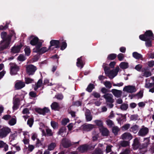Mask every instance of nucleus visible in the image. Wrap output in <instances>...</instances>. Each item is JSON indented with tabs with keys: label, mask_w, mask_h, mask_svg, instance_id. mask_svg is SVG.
<instances>
[{
	"label": "nucleus",
	"mask_w": 154,
	"mask_h": 154,
	"mask_svg": "<svg viewBox=\"0 0 154 154\" xmlns=\"http://www.w3.org/2000/svg\"><path fill=\"white\" fill-rule=\"evenodd\" d=\"M11 132V129L7 127H3L0 129V138L6 137Z\"/></svg>",
	"instance_id": "39448f33"
},
{
	"label": "nucleus",
	"mask_w": 154,
	"mask_h": 154,
	"mask_svg": "<svg viewBox=\"0 0 154 154\" xmlns=\"http://www.w3.org/2000/svg\"><path fill=\"white\" fill-rule=\"evenodd\" d=\"M102 97L105 99L106 103H113L114 101L113 96L111 94L107 93L104 94Z\"/></svg>",
	"instance_id": "9b49d317"
},
{
	"label": "nucleus",
	"mask_w": 154,
	"mask_h": 154,
	"mask_svg": "<svg viewBox=\"0 0 154 154\" xmlns=\"http://www.w3.org/2000/svg\"><path fill=\"white\" fill-rule=\"evenodd\" d=\"M142 65L140 64H137L135 66V69L137 71H140L141 68H142Z\"/></svg>",
	"instance_id": "0e129e2a"
},
{
	"label": "nucleus",
	"mask_w": 154,
	"mask_h": 154,
	"mask_svg": "<svg viewBox=\"0 0 154 154\" xmlns=\"http://www.w3.org/2000/svg\"><path fill=\"white\" fill-rule=\"evenodd\" d=\"M11 118V116L10 115H6L3 116L2 118L5 120H7Z\"/></svg>",
	"instance_id": "338daca9"
},
{
	"label": "nucleus",
	"mask_w": 154,
	"mask_h": 154,
	"mask_svg": "<svg viewBox=\"0 0 154 154\" xmlns=\"http://www.w3.org/2000/svg\"><path fill=\"white\" fill-rule=\"evenodd\" d=\"M37 69V67L32 64L29 65L26 67V73L29 75H34Z\"/></svg>",
	"instance_id": "7ed1b4c3"
},
{
	"label": "nucleus",
	"mask_w": 154,
	"mask_h": 154,
	"mask_svg": "<svg viewBox=\"0 0 154 154\" xmlns=\"http://www.w3.org/2000/svg\"><path fill=\"white\" fill-rule=\"evenodd\" d=\"M59 107L58 103L56 102H54L51 105V107L52 109L56 110Z\"/></svg>",
	"instance_id": "e433bc0d"
},
{
	"label": "nucleus",
	"mask_w": 154,
	"mask_h": 154,
	"mask_svg": "<svg viewBox=\"0 0 154 154\" xmlns=\"http://www.w3.org/2000/svg\"><path fill=\"white\" fill-rule=\"evenodd\" d=\"M101 91L104 94H107V92H110V91L109 90V89H107L105 87H103L102 88L101 90Z\"/></svg>",
	"instance_id": "5fc2aeb1"
},
{
	"label": "nucleus",
	"mask_w": 154,
	"mask_h": 154,
	"mask_svg": "<svg viewBox=\"0 0 154 154\" xmlns=\"http://www.w3.org/2000/svg\"><path fill=\"white\" fill-rule=\"evenodd\" d=\"M12 33L10 35H7L6 32H3L1 33V37L2 40L0 42V51H2L4 50L9 48V45L12 36L13 35L15 36V33L13 31Z\"/></svg>",
	"instance_id": "f257e3e1"
},
{
	"label": "nucleus",
	"mask_w": 154,
	"mask_h": 154,
	"mask_svg": "<svg viewBox=\"0 0 154 154\" xmlns=\"http://www.w3.org/2000/svg\"><path fill=\"white\" fill-rule=\"evenodd\" d=\"M24 51L25 52V54L27 56H29L31 53V50L29 48L27 47L25 48L24 49Z\"/></svg>",
	"instance_id": "de8ad7c7"
},
{
	"label": "nucleus",
	"mask_w": 154,
	"mask_h": 154,
	"mask_svg": "<svg viewBox=\"0 0 154 154\" xmlns=\"http://www.w3.org/2000/svg\"><path fill=\"white\" fill-rule=\"evenodd\" d=\"M141 144L137 137H136L134 140L132 146L133 149L136 150L139 149L140 146Z\"/></svg>",
	"instance_id": "4468645a"
},
{
	"label": "nucleus",
	"mask_w": 154,
	"mask_h": 154,
	"mask_svg": "<svg viewBox=\"0 0 154 154\" xmlns=\"http://www.w3.org/2000/svg\"><path fill=\"white\" fill-rule=\"evenodd\" d=\"M42 44V42H39L37 45L36 46V50L35 52L39 53L44 54L49 50L46 47H43L40 48Z\"/></svg>",
	"instance_id": "1a4fd4ad"
},
{
	"label": "nucleus",
	"mask_w": 154,
	"mask_h": 154,
	"mask_svg": "<svg viewBox=\"0 0 154 154\" xmlns=\"http://www.w3.org/2000/svg\"><path fill=\"white\" fill-rule=\"evenodd\" d=\"M9 24V23L6 22L5 25V26H3L2 25L0 26V30H6L8 28V25Z\"/></svg>",
	"instance_id": "49530a36"
},
{
	"label": "nucleus",
	"mask_w": 154,
	"mask_h": 154,
	"mask_svg": "<svg viewBox=\"0 0 154 154\" xmlns=\"http://www.w3.org/2000/svg\"><path fill=\"white\" fill-rule=\"evenodd\" d=\"M14 118H12L8 122V124L11 126H13L15 125L17 122V119L15 116H13Z\"/></svg>",
	"instance_id": "2f4dec72"
},
{
	"label": "nucleus",
	"mask_w": 154,
	"mask_h": 154,
	"mask_svg": "<svg viewBox=\"0 0 154 154\" xmlns=\"http://www.w3.org/2000/svg\"><path fill=\"white\" fill-rule=\"evenodd\" d=\"M13 105L12 109L13 110L17 109L20 105V100L19 98L16 97L13 100Z\"/></svg>",
	"instance_id": "f3484780"
},
{
	"label": "nucleus",
	"mask_w": 154,
	"mask_h": 154,
	"mask_svg": "<svg viewBox=\"0 0 154 154\" xmlns=\"http://www.w3.org/2000/svg\"><path fill=\"white\" fill-rule=\"evenodd\" d=\"M83 57L81 56L77 59V62H76V65L79 67H80L81 69L82 68L85 64V63L83 60Z\"/></svg>",
	"instance_id": "412c9836"
},
{
	"label": "nucleus",
	"mask_w": 154,
	"mask_h": 154,
	"mask_svg": "<svg viewBox=\"0 0 154 154\" xmlns=\"http://www.w3.org/2000/svg\"><path fill=\"white\" fill-rule=\"evenodd\" d=\"M138 116L137 115L134 114L131 116L130 119L131 120L136 121L138 119Z\"/></svg>",
	"instance_id": "603ef678"
},
{
	"label": "nucleus",
	"mask_w": 154,
	"mask_h": 154,
	"mask_svg": "<svg viewBox=\"0 0 154 154\" xmlns=\"http://www.w3.org/2000/svg\"><path fill=\"white\" fill-rule=\"evenodd\" d=\"M56 146V144L55 143L52 142L48 145V150H52L54 149Z\"/></svg>",
	"instance_id": "c9c22d12"
},
{
	"label": "nucleus",
	"mask_w": 154,
	"mask_h": 154,
	"mask_svg": "<svg viewBox=\"0 0 154 154\" xmlns=\"http://www.w3.org/2000/svg\"><path fill=\"white\" fill-rule=\"evenodd\" d=\"M120 67L123 69L128 68L129 67L128 64L127 62H122L119 65Z\"/></svg>",
	"instance_id": "473e14b6"
},
{
	"label": "nucleus",
	"mask_w": 154,
	"mask_h": 154,
	"mask_svg": "<svg viewBox=\"0 0 154 154\" xmlns=\"http://www.w3.org/2000/svg\"><path fill=\"white\" fill-rule=\"evenodd\" d=\"M17 59L20 61H23L26 59V58L24 55L22 54H20L18 57Z\"/></svg>",
	"instance_id": "3c124183"
},
{
	"label": "nucleus",
	"mask_w": 154,
	"mask_h": 154,
	"mask_svg": "<svg viewBox=\"0 0 154 154\" xmlns=\"http://www.w3.org/2000/svg\"><path fill=\"white\" fill-rule=\"evenodd\" d=\"M111 92L113 95L116 97L119 98L121 96L122 92L121 90L114 89L111 90Z\"/></svg>",
	"instance_id": "4be33fe9"
},
{
	"label": "nucleus",
	"mask_w": 154,
	"mask_h": 154,
	"mask_svg": "<svg viewBox=\"0 0 154 154\" xmlns=\"http://www.w3.org/2000/svg\"><path fill=\"white\" fill-rule=\"evenodd\" d=\"M130 142L125 140H121L120 142L119 145L120 146L122 147H126L129 146Z\"/></svg>",
	"instance_id": "bb28decb"
},
{
	"label": "nucleus",
	"mask_w": 154,
	"mask_h": 154,
	"mask_svg": "<svg viewBox=\"0 0 154 154\" xmlns=\"http://www.w3.org/2000/svg\"><path fill=\"white\" fill-rule=\"evenodd\" d=\"M29 95L32 97H35L36 96V93L34 91H31L29 93Z\"/></svg>",
	"instance_id": "774afa93"
},
{
	"label": "nucleus",
	"mask_w": 154,
	"mask_h": 154,
	"mask_svg": "<svg viewBox=\"0 0 154 154\" xmlns=\"http://www.w3.org/2000/svg\"><path fill=\"white\" fill-rule=\"evenodd\" d=\"M94 146H90L89 145L85 144L80 146L77 149L79 152L84 153L86 152L88 149H91V148L92 149H94Z\"/></svg>",
	"instance_id": "423d86ee"
},
{
	"label": "nucleus",
	"mask_w": 154,
	"mask_h": 154,
	"mask_svg": "<svg viewBox=\"0 0 154 154\" xmlns=\"http://www.w3.org/2000/svg\"><path fill=\"white\" fill-rule=\"evenodd\" d=\"M132 56L133 57L137 60L140 59L142 60V59L143 58L142 55L137 52H133L132 53Z\"/></svg>",
	"instance_id": "a878e982"
},
{
	"label": "nucleus",
	"mask_w": 154,
	"mask_h": 154,
	"mask_svg": "<svg viewBox=\"0 0 154 154\" xmlns=\"http://www.w3.org/2000/svg\"><path fill=\"white\" fill-rule=\"evenodd\" d=\"M94 122L96 125L98 127L99 130L103 127V123L102 121L96 120H95Z\"/></svg>",
	"instance_id": "c85d7f7f"
},
{
	"label": "nucleus",
	"mask_w": 154,
	"mask_h": 154,
	"mask_svg": "<svg viewBox=\"0 0 154 154\" xmlns=\"http://www.w3.org/2000/svg\"><path fill=\"white\" fill-rule=\"evenodd\" d=\"M101 149L99 148H96L93 152L92 154H103Z\"/></svg>",
	"instance_id": "58836bf2"
},
{
	"label": "nucleus",
	"mask_w": 154,
	"mask_h": 154,
	"mask_svg": "<svg viewBox=\"0 0 154 154\" xmlns=\"http://www.w3.org/2000/svg\"><path fill=\"white\" fill-rule=\"evenodd\" d=\"M100 132L101 133L102 135L104 136H108L109 135V131L108 129L104 127L99 130Z\"/></svg>",
	"instance_id": "393cba45"
},
{
	"label": "nucleus",
	"mask_w": 154,
	"mask_h": 154,
	"mask_svg": "<svg viewBox=\"0 0 154 154\" xmlns=\"http://www.w3.org/2000/svg\"><path fill=\"white\" fill-rule=\"evenodd\" d=\"M92 96H94V97L97 98H100V94L95 91H94L92 94Z\"/></svg>",
	"instance_id": "052dcab7"
},
{
	"label": "nucleus",
	"mask_w": 154,
	"mask_h": 154,
	"mask_svg": "<svg viewBox=\"0 0 154 154\" xmlns=\"http://www.w3.org/2000/svg\"><path fill=\"white\" fill-rule=\"evenodd\" d=\"M139 38L141 40L146 42L145 45L147 47H151L152 46V41L154 39H152L150 38H146L143 35H140Z\"/></svg>",
	"instance_id": "6e6552de"
},
{
	"label": "nucleus",
	"mask_w": 154,
	"mask_h": 154,
	"mask_svg": "<svg viewBox=\"0 0 154 154\" xmlns=\"http://www.w3.org/2000/svg\"><path fill=\"white\" fill-rule=\"evenodd\" d=\"M93 127V125L92 124H84L81 126L84 131H87L91 130Z\"/></svg>",
	"instance_id": "5701e85b"
},
{
	"label": "nucleus",
	"mask_w": 154,
	"mask_h": 154,
	"mask_svg": "<svg viewBox=\"0 0 154 154\" xmlns=\"http://www.w3.org/2000/svg\"><path fill=\"white\" fill-rule=\"evenodd\" d=\"M143 91L140 90L137 94L134 95V97H137L138 99L141 98L143 96Z\"/></svg>",
	"instance_id": "f704fd0d"
},
{
	"label": "nucleus",
	"mask_w": 154,
	"mask_h": 154,
	"mask_svg": "<svg viewBox=\"0 0 154 154\" xmlns=\"http://www.w3.org/2000/svg\"><path fill=\"white\" fill-rule=\"evenodd\" d=\"M35 112L38 113L45 116L46 113L50 112L49 109L48 107H45L43 109L40 108H36L35 109Z\"/></svg>",
	"instance_id": "9d476101"
},
{
	"label": "nucleus",
	"mask_w": 154,
	"mask_h": 154,
	"mask_svg": "<svg viewBox=\"0 0 154 154\" xmlns=\"http://www.w3.org/2000/svg\"><path fill=\"white\" fill-rule=\"evenodd\" d=\"M55 97L58 100H61L63 97V94H58L55 96Z\"/></svg>",
	"instance_id": "680f3d73"
},
{
	"label": "nucleus",
	"mask_w": 154,
	"mask_h": 154,
	"mask_svg": "<svg viewBox=\"0 0 154 154\" xmlns=\"http://www.w3.org/2000/svg\"><path fill=\"white\" fill-rule=\"evenodd\" d=\"M51 126L54 129L56 128L58 126V123L54 121H51Z\"/></svg>",
	"instance_id": "864d4df0"
},
{
	"label": "nucleus",
	"mask_w": 154,
	"mask_h": 154,
	"mask_svg": "<svg viewBox=\"0 0 154 154\" xmlns=\"http://www.w3.org/2000/svg\"><path fill=\"white\" fill-rule=\"evenodd\" d=\"M130 153V150L129 148H126L123 150L119 154H129Z\"/></svg>",
	"instance_id": "a18cd8bd"
},
{
	"label": "nucleus",
	"mask_w": 154,
	"mask_h": 154,
	"mask_svg": "<svg viewBox=\"0 0 154 154\" xmlns=\"http://www.w3.org/2000/svg\"><path fill=\"white\" fill-rule=\"evenodd\" d=\"M103 84L106 88L108 89H110L112 87V84L110 82L106 81L104 82Z\"/></svg>",
	"instance_id": "4c0bfd02"
},
{
	"label": "nucleus",
	"mask_w": 154,
	"mask_h": 154,
	"mask_svg": "<svg viewBox=\"0 0 154 154\" xmlns=\"http://www.w3.org/2000/svg\"><path fill=\"white\" fill-rule=\"evenodd\" d=\"M47 135L48 136H51L53 135L52 131L51 129L48 128L46 130Z\"/></svg>",
	"instance_id": "13d9d810"
},
{
	"label": "nucleus",
	"mask_w": 154,
	"mask_h": 154,
	"mask_svg": "<svg viewBox=\"0 0 154 154\" xmlns=\"http://www.w3.org/2000/svg\"><path fill=\"white\" fill-rule=\"evenodd\" d=\"M128 105L127 103L122 104L120 106V108L122 110H126L128 108Z\"/></svg>",
	"instance_id": "79ce46f5"
},
{
	"label": "nucleus",
	"mask_w": 154,
	"mask_h": 154,
	"mask_svg": "<svg viewBox=\"0 0 154 154\" xmlns=\"http://www.w3.org/2000/svg\"><path fill=\"white\" fill-rule=\"evenodd\" d=\"M154 86V83L148 82L146 83L145 85V87L147 88H151Z\"/></svg>",
	"instance_id": "c03bdc74"
},
{
	"label": "nucleus",
	"mask_w": 154,
	"mask_h": 154,
	"mask_svg": "<svg viewBox=\"0 0 154 154\" xmlns=\"http://www.w3.org/2000/svg\"><path fill=\"white\" fill-rule=\"evenodd\" d=\"M42 84V79H39L38 81L36 86L34 88V90L36 91L38 88L41 86Z\"/></svg>",
	"instance_id": "7c9ffc66"
},
{
	"label": "nucleus",
	"mask_w": 154,
	"mask_h": 154,
	"mask_svg": "<svg viewBox=\"0 0 154 154\" xmlns=\"http://www.w3.org/2000/svg\"><path fill=\"white\" fill-rule=\"evenodd\" d=\"M107 125L110 127H112L114 125L113 121L110 119L107 120L106 121Z\"/></svg>",
	"instance_id": "4d7b16f0"
},
{
	"label": "nucleus",
	"mask_w": 154,
	"mask_h": 154,
	"mask_svg": "<svg viewBox=\"0 0 154 154\" xmlns=\"http://www.w3.org/2000/svg\"><path fill=\"white\" fill-rule=\"evenodd\" d=\"M123 91L128 93H132L135 92L136 89L134 86L128 85L125 87L123 88Z\"/></svg>",
	"instance_id": "dca6fc26"
},
{
	"label": "nucleus",
	"mask_w": 154,
	"mask_h": 154,
	"mask_svg": "<svg viewBox=\"0 0 154 154\" xmlns=\"http://www.w3.org/2000/svg\"><path fill=\"white\" fill-rule=\"evenodd\" d=\"M94 88L95 86L94 85L90 83L88 85V86L86 89V90L89 92L90 93L92 92V90Z\"/></svg>",
	"instance_id": "72a5a7b5"
},
{
	"label": "nucleus",
	"mask_w": 154,
	"mask_h": 154,
	"mask_svg": "<svg viewBox=\"0 0 154 154\" xmlns=\"http://www.w3.org/2000/svg\"><path fill=\"white\" fill-rule=\"evenodd\" d=\"M130 126V124H126L124 125L122 127V129L123 130L126 131L129 129Z\"/></svg>",
	"instance_id": "6e6d98bb"
},
{
	"label": "nucleus",
	"mask_w": 154,
	"mask_h": 154,
	"mask_svg": "<svg viewBox=\"0 0 154 154\" xmlns=\"http://www.w3.org/2000/svg\"><path fill=\"white\" fill-rule=\"evenodd\" d=\"M121 137L122 140H127L129 141L133 138V137L130 133L125 132L121 135Z\"/></svg>",
	"instance_id": "6ab92c4d"
},
{
	"label": "nucleus",
	"mask_w": 154,
	"mask_h": 154,
	"mask_svg": "<svg viewBox=\"0 0 154 154\" xmlns=\"http://www.w3.org/2000/svg\"><path fill=\"white\" fill-rule=\"evenodd\" d=\"M119 130V128L116 126H114L112 128V132L115 135H116L118 134Z\"/></svg>",
	"instance_id": "a19ab883"
},
{
	"label": "nucleus",
	"mask_w": 154,
	"mask_h": 154,
	"mask_svg": "<svg viewBox=\"0 0 154 154\" xmlns=\"http://www.w3.org/2000/svg\"><path fill=\"white\" fill-rule=\"evenodd\" d=\"M85 115L86 121L87 122L90 121L92 120V116L91 115V113L89 110L87 109L86 110L85 113Z\"/></svg>",
	"instance_id": "b1692460"
},
{
	"label": "nucleus",
	"mask_w": 154,
	"mask_h": 154,
	"mask_svg": "<svg viewBox=\"0 0 154 154\" xmlns=\"http://www.w3.org/2000/svg\"><path fill=\"white\" fill-rule=\"evenodd\" d=\"M34 122V119L33 118H29L27 121V124L30 127H32Z\"/></svg>",
	"instance_id": "37998d69"
},
{
	"label": "nucleus",
	"mask_w": 154,
	"mask_h": 154,
	"mask_svg": "<svg viewBox=\"0 0 154 154\" xmlns=\"http://www.w3.org/2000/svg\"><path fill=\"white\" fill-rule=\"evenodd\" d=\"M117 56V54H111L108 55L107 59V60H113Z\"/></svg>",
	"instance_id": "c756f323"
},
{
	"label": "nucleus",
	"mask_w": 154,
	"mask_h": 154,
	"mask_svg": "<svg viewBox=\"0 0 154 154\" xmlns=\"http://www.w3.org/2000/svg\"><path fill=\"white\" fill-rule=\"evenodd\" d=\"M138 126L135 125L131 127L129 131L130 132H132L134 133H136L138 130Z\"/></svg>",
	"instance_id": "cd10ccee"
},
{
	"label": "nucleus",
	"mask_w": 154,
	"mask_h": 154,
	"mask_svg": "<svg viewBox=\"0 0 154 154\" xmlns=\"http://www.w3.org/2000/svg\"><path fill=\"white\" fill-rule=\"evenodd\" d=\"M32 38V39L30 41V44L33 46L37 45L39 42H39V39L37 37H34V36L31 35L30 37V39Z\"/></svg>",
	"instance_id": "a211bd4d"
},
{
	"label": "nucleus",
	"mask_w": 154,
	"mask_h": 154,
	"mask_svg": "<svg viewBox=\"0 0 154 154\" xmlns=\"http://www.w3.org/2000/svg\"><path fill=\"white\" fill-rule=\"evenodd\" d=\"M69 121V119L66 118L64 119H63L61 121L62 124L63 125H65Z\"/></svg>",
	"instance_id": "bf43d9fd"
},
{
	"label": "nucleus",
	"mask_w": 154,
	"mask_h": 154,
	"mask_svg": "<svg viewBox=\"0 0 154 154\" xmlns=\"http://www.w3.org/2000/svg\"><path fill=\"white\" fill-rule=\"evenodd\" d=\"M149 132V129L143 126V128L140 129L139 131L138 135L139 136L144 137Z\"/></svg>",
	"instance_id": "ddd939ff"
},
{
	"label": "nucleus",
	"mask_w": 154,
	"mask_h": 154,
	"mask_svg": "<svg viewBox=\"0 0 154 154\" xmlns=\"http://www.w3.org/2000/svg\"><path fill=\"white\" fill-rule=\"evenodd\" d=\"M119 68L118 66H117L116 67L115 70H113V73H112L111 75H112L113 76H116L118 72L119 71Z\"/></svg>",
	"instance_id": "09e8293b"
},
{
	"label": "nucleus",
	"mask_w": 154,
	"mask_h": 154,
	"mask_svg": "<svg viewBox=\"0 0 154 154\" xmlns=\"http://www.w3.org/2000/svg\"><path fill=\"white\" fill-rule=\"evenodd\" d=\"M147 64L149 67H152L154 66V61L152 60L148 62Z\"/></svg>",
	"instance_id": "69168bd1"
},
{
	"label": "nucleus",
	"mask_w": 154,
	"mask_h": 154,
	"mask_svg": "<svg viewBox=\"0 0 154 154\" xmlns=\"http://www.w3.org/2000/svg\"><path fill=\"white\" fill-rule=\"evenodd\" d=\"M25 83L28 84L32 83L34 81V80L31 78L29 77H25Z\"/></svg>",
	"instance_id": "ea45409f"
},
{
	"label": "nucleus",
	"mask_w": 154,
	"mask_h": 154,
	"mask_svg": "<svg viewBox=\"0 0 154 154\" xmlns=\"http://www.w3.org/2000/svg\"><path fill=\"white\" fill-rule=\"evenodd\" d=\"M106 65V63H103L102 66L103 67L104 69L105 73L110 79H112L114 77V76H113L112 75H111L112 73H113L112 72L113 71V70H112L110 71V68L107 66Z\"/></svg>",
	"instance_id": "20e7f679"
},
{
	"label": "nucleus",
	"mask_w": 154,
	"mask_h": 154,
	"mask_svg": "<svg viewBox=\"0 0 154 154\" xmlns=\"http://www.w3.org/2000/svg\"><path fill=\"white\" fill-rule=\"evenodd\" d=\"M117 57L119 60L122 61L124 59V55L123 54L120 53L118 55Z\"/></svg>",
	"instance_id": "e2e57ef3"
},
{
	"label": "nucleus",
	"mask_w": 154,
	"mask_h": 154,
	"mask_svg": "<svg viewBox=\"0 0 154 154\" xmlns=\"http://www.w3.org/2000/svg\"><path fill=\"white\" fill-rule=\"evenodd\" d=\"M25 86V83L20 80H18L16 81L14 85L15 90L20 89Z\"/></svg>",
	"instance_id": "f8f14e48"
},
{
	"label": "nucleus",
	"mask_w": 154,
	"mask_h": 154,
	"mask_svg": "<svg viewBox=\"0 0 154 154\" xmlns=\"http://www.w3.org/2000/svg\"><path fill=\"white\" fill-rule=\"evenodd\" d=\"M50 44L49 50H53L55 48L58 49L60 47V42L58 40H52L50 41Z\"/></svg>",
	"instance_id": "f03ea898"
},
{
	"label": "nucleus",
	"mask_w": 154,
	"mask_h": 154,
	"mask_svg": "<svg viewBox=\"0 0 154 154\" xmlns=\"http://www.w3.org/2000/svg\"><path fill=\"white\" fill-rule=\"evenodd\" d=\"M62 144L63 147L66 148H68L73 145L71 141L66 139H63L62 140Z\"/></svg>",
	"instance_id": "2eb2a0df"
},
{
	"label": "nucleus",
	"mask_w": 154,
	"mask_h": 154,
	"mask_svg": "<svg viewBox=\"0 0 154 154\" xmlns=\"http://www.w3.org/2000/svg\"><path fill=\"white\" fill-rule=\"evenodd\" d=\"M10 73L11 75H15L19 70L20 68L17 65L13 63H10Z\"/></svg>",
	"instance_id": "0eeeda50"
},
{
	"label": "nucleus",
	"mask_w": 154,
	"mask_h": 154,
	"mask_svg": "<svg viewBox=\"0 0 154 154\" xmlns=\"http://www.w3.org/2000/svg\"><path fill=\"white\" fill-rule=\"evenodd\" d=\"M67 44L65 42H62L61 43V45L60 47V50H64L67 47Z\"/></svg>",
	"instance_id": "8fccbe9b"
},
{
	"label": "nucleus",
	"mask_w": 154,
	"mask_h": 154,
	"mask_svg": "<svg viewBox=\"0 0 154 154\" xmlns=\"http://www.w3.org/2000/svg\"><path fill=\"white\" fill-rule=\"evenodd\" d=\"M23 46V45L20 43L19 45L17 46H14L11 49V52L13 53H17L20 51V50Z\"/></svg>",
	"instance_id": "aec40b11"
}]
</instances>
